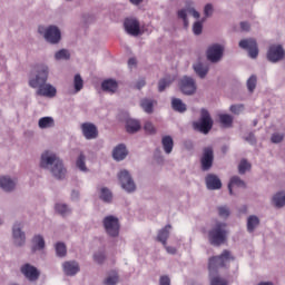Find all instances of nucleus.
<instances>
[{"label": "nucleus", "instance_id": "2f4dec72", "mask_svg": "<svg viewBox=\"0 0 285 285\" xmlns=\"http://www.w3.org/2000/svg\"><path fill=\"white\" fill-rule=\"evenodd\" d=\"M194 70L197 73V76L202 79H204L209 71L207 67H205L203 63H199V62L194 66Z\"/></svg>", "mask_w": 285, "mask_h": 285}, {"label": "nucleus", "instance_id": "680f3d73", "mask_svg": "<svg viewBox=\"0 0 285 285\" xmlns=\"http://www.w3.org/2000/svg\"><path fill=\"white\" fill-rule=\"evenodd\" d=\"M188 12L191 13L195 19H199V12L195 9H189Z\"/></svg>", "mask_w": 285, "mask_h": 285}, {"label": "nucleus", "instance_id": "0e129e2a", "mask_svg": "<svg viewBox=\"0 0 285 285\" xmlns=\"http://www.w3.org/2000/svg\"><path fill=\"white\" fill-rule=\"evenodd\" d=\"M131 4L139 6L141 4L142 0H129Z\"/></svg>", "mask_w": 285, "mask_h": 285}, {"label": "nucleus", "instance_id": "c03bdc74", "mask_svg": "<svg viewBox=\"0 0 285 285\" xmlns=\"http://www.w3.org/2000/svg\"><path fill=\"white\" fill-rule=\"evenodd\" d=\"M250 168H252V165L248 164L245 159H243V160L240 161V164L238 165V174L245 175V173H246L247 170H250Z\"/></svg>", "mask_w": 285, "mask_h": 285}, {"label": "nucleus", "instance_id": "20e7f679", "mask_svg": "<svg viewBox=\"0 0 285 285\" xmlns=\"http://www.w3.org/2000/svg\"><path fill=\"white\" fill-rule=\"evenodd\" d=\"M225 223H218L209 230L208 239L213 246H222L227 239V229Z\"/></svg>", "mask_w": 285, "mask_h": 285}, {"label": "nucleus", "instance_id": "6e6552de", "mask_svg": "<svg viewBox=\"0 0 285 285\" xmlns=\"http://www.w3.org/2000/svg\"><path fill=\"white\" fill-rule=\"evenodd\" d=\"M118 179L121 185V188L125 189L127 193L136 191V183L132 181L128 170H120L118 174Z\"/></svg>", "mask_w": 285, "mask_h": 285}, {"label": "nucleus", "instance_id": "c9c22d12", "mask_svg": "<svg viewBox=\"0 0 285 285\" xmlns=\"http://www.w3.org/2000/svg\"><path fill=\"white\" fill-rule=\"evenodd\" d=\"M83 78H81L80 75L73 76V89L76 90V92H79L81 89H83Z\"/></svg>", "mask_w": 285, "mask_h": 285}, {"label": "nucleus", "instance_id": "de8ad7c7", "mask_svg": "<svg viewBox=\"0 0 285 285\" xmlns=\"http://www.w3.org/2000/svg\"><path fill=\"white\" fill-rule=\"evenodd\" d=\"M218 215L220 218H228L229 216V209L226 206H219L218 207Z\"/></svg>", "mask_w": 285, "mask_h": 285}, {"label": "nucleus", "instance_id": "6ab92c4d", "mask_svg": "<svg viewBox=\"0 0 285 285\" xmlns=\"http://www.w3.org/2000/svg\"><path fill=\"white\" fill-rule=\"evenodd\" d=\"M102 91L115 94L118 91V81L114 79H107L101 82Z\"/></svg>", "mask_w": 285, "mask_h": 285}, {"label": "nucleus", "instance_id": "052dcab7", "mask_svg": "<svg viewBox=\"0 0 285 285\" xmlns=\"http://www.w3.org/2000/svg\"><path fill=\"white\" fill-rule=\"evenodd\" d=\"M246 141H248L250 145H254L256 142L254 134H249L247 138H245Z\"/></svg>", "mask_w": 285, "mask_h": 285}, {"label": "nucleus", "instance_id": "ea45409f", "mask_svg": "<svg viewBox=\"0 0 285 285\" xmlns=\"http://www.w3.org/2000/svg\"><path fill=\"white\" fill-rule=\"evenodd\" d=\"M55 59L56 60H69L70 52L67 49H61L55 53Z\"/></svg>", "mask_w": 285, "mask_h": 285}, {"label": "nucleus", "instance_id": "a878e982", "mask_svg": "<svg viewBox=\"0 0 285 285\" xmlns=\"http://www.w3.org/2000/svg\"><path fill=\"white\" fill-rule=\"evenodd\" d=\"M171 108L174 109V111H177L179 114H184L187 111V106L178 98L171 99Z\"/></svg>", "mask_w": 285, "mask_h": 285}, {"label": "nucleus", "instance_id": "2eb2a0df", "mask_svg": "<svg viewBox=\"0 0 285 285\" xmlns=\"http://www.w3.org/2000/svg\"><path fill=\"white\" fill-rule=\"evenodd\" d=\"M20 272L24 275L30 282H36L39 279L40 273L37 267L30 265L29 263L21 266Z\"/></svg>", "mask_w": 285, "mask_h": 285}, {"label": "nucleus", "instance_id": "13d9d810", "mask_svg": "<svg viewBox=\"0 0 285 285\" xmlns=\"http://www.w3.org/2000/svg\"><path fill=\"white\" fill-rule=\"evenodd\" d=\"M240 27H242V30H243V31H246V32H247V31L250 30V24L247 23V22H245V21L240 23Z\"/></svg>", "mask_w": 285, "mask_h": 285}, {"label": "nucleus", "instance_id": "4468645a", "mask_svg": "<svg viewBox=\"0 0 285 285\" xmlns=\"http://www.w3.org/2000/svg\"><path fill=\"white\" fill-rule=\"evenodd\" d=\"M81 131L87 140H94L98 137V129L95 124L92 122H82L81 126Z\"/></svg>", "mask_w": 285, "mask_h": 285}, {"label": "nucleus", "instance_id": "39448f33", "mask_svg": "<svg viewBox=\"0 0 285 285\" xmlns=\"http://www.w3.org/2000/svg\"><path fill=\"white\" fill-rule=\"evenodd\" d=\"M199 122H194V129L207 135L213 128V120L207 109H202Z\"/></svg>", "mask_w": 285, "mask_h": 285}, {"label": "nucleus", "instance_id": "f8f14e48", "mask_svg": "<svg viewBox=\"0 0 285 285\" xmlns=\"http://www.w3.org/2000/svg\"><path fill=\"white\" fill-rule=\"evenodd\" d=\"M214 161V151L212 147H207L203 149V156L200 158V164H202V170L203 171H208Z\"/></svg>", "mask_w": 285, "mask_h": 285}, {"label": "nucleus", "instance_id": "69168bd1", "mask_svg": "<svg viewBox=\"0 0 285 285\" xmlns=\"http://www.w3.org/2000/svg\"><path fill=\"white\" fill-rule=\"evenodd\" d=\"M78 196V193H76V191H72V194H71V196Z\"/></svg>", "mask_w": 285, "mask_h": 285}, {"label": "nucleus", "instance_id": "e433bc0d", "mask_svg": "<svg viewBox=\"0 0 285 285\" xmlns=\"http://www.w3.org/2000/svg\"><path fill=\"white\" fill-rule=\"evenodd\" d=\"M100 199L105 203H111L112 194L107 187H102L100 190Z\"/></svg>", "mask_w": 285, "mask_h": 285}, {"label": "nucleus", "instance_id": "e2e57ef3", "mask_svg": "<svg viewBox=\"0 0 285 285\" xmlns=\"http://www.w3.org/2000/svg\"><path fill=\"white\" fill-rule=\"evenodd\" d=\"M128 66H129V68L136 67L137 66V60L135 58L129 59Z\"/></svg>", "mask_w": 285, "mask_h": 285}, {"label": "nucleus", "instance_id": "c756f323", "mask_svg": "<svg viewBox=\"0 0 285 285\" xmlns=\"http://www.w3.org/2000/svg\"><path fill=\"white\" fill-rule=\"evenodd\" d=\"M140 108H142L146 114L151 115L154 112V101L150 99H142L140 100Z\"/></svg>", "mask_w": 285, "mask_h": 285}, {"label": "nucleus", "instance_id": "6e6d98bb", "mask_svg": "<svg viewBox=\"0 0 285 285\" xmlns=\"http://www.w3.org/2000/svg\"><path fill=\"white\" fill-rule=\"evenodd\" d=\"M212 13H213V6L210 3H208L204 8V14H205V17H210Z\"/></svg>", "mask_w": 285, "mask_h": 285}, {"label": "nucleus", "instance_id": "a18cd8bd", "mask_svg": "<svg viewBox=\"0 0 285 285\" xmlns=\"http://www.w3.org/2000/svg\"><path fill=\"white\" fill-rule=\"evenodd\" d=\"M56 255L63 257L67 254L66 245L58 243L55 245Z\"/></svg>", "mask_w": 285, "mask_h": 285}, {"label": "nucleus", "instance_id": "5701e85b", "mask_svg": "<svg viewBox=\"0 0 285 285\" xmlns=\"http://www.w3.org/2000/svg\"><path fill=\"white\" fill-rule=\"evenodd\" d=\"M17 186V183H14L13 180H11L8 177H1L0 178V187L3 191L6 193H10L13 190V188Z\"/></svg>", "mask_w": 285, "mask_h": 285}, {"label": "nucleus", "instance_id": "cd10ccee", "mask_svg": "<svg viewBox=\"0 0 285 285\" xmlns=\"http://www.w3.org/2000/svg\"><path fill=\"white\" fill-rule=\"evenodd\" d=\"M140 129H141V125L140 122H138V120H132V119L127 120L126 130L129 134H135Z\"/></svg>", "mask_w": 285, "mask_h": 285}, {"label": "nucleus", "instance_id": "4be33fe9", "mask_svg": "<svg viewBox=\"0 0 285 285\" xmlns=\"http://www.w3.org/2000/svg\"><path fill=\"white\" fill-rule=\"evenodd\" d=\"M170 229H171V225L165 226V228L159 230L158 236L156 237V239L158 242H160L164 246H166V244H167V242L169 239Z\"/></svg>", "mask_w": 285, "mask_h": 285}, {"label": "nucleus", "instance_id": "603ef678", "mask_svg": "<svg viewBox=\"0 0 285 285\" xmlns=\"http://www.w3.org/2000/svg\"><path fill=\"white\" fill-rule=\"evenodd\" d=\"M178 18L184 21L185 27L188 26V19H187V11L186 10L178 11Z\"/></svg>", "mask_w": 285, "mask_h": 285}, {"label": "nucleus", "instance_id": "72a5a7b5", "mask_svg": "<svg viewBox=\"0 0 285 285\" xmlns=\"http://www.w3.org/2000/svg\"><path fill=\"white\" fill-rule=\"evenodd\" d=\"M33 250H41L45 248V239L41 235H36L32 239Z\"/></svg>", "mask_w": 285, "mask_h": 285}, {"label": "nucleus", "instance_id": "412c9836", "mask_svg": "<svg viewBox=\"0 0 285 285\" xmlns=\"http://www.w3.org/2000/svg\"><path fill=\"white\" fill-rule=\"evenodd\" d=\"M13 239L16 245L22 246L26 243V235L21 230L20 225H14L13 226Z\"/></svg>", "mask_w": 285, "mask_h": 285}, {"label": "nucleus", "instance_id": "5fc2aeb1", "mask_svg": "<svg viewBox=\"0 0 285 285\" xmlns=\"http://www.w3.org/2000/svg\"><path fill=\"white\" fill-rule=\"evenodd\" d=\"M164 247H165L167 254H169V255H176L177 254V249H176L175 246H169V245L166 244V245H164Z\"/></svg>", "mask_w": 285, "mask_h": 285}, {"label": "nucleus", "instance_id": "a211bd4d", "mask_svg": "<svg viewBox=\"0 0 285 285\" xmlns=\"http://www.w3.org/2000/svg\"><path fill=\"white\" fill-rule=\"evenodd\" d=\"M62 269L67 276H75L80 271V266L76 261H66Z\"/></svg>", "mask_w": 285, "mask_h": 285}, {"label": "nucleus", "instance_id": "423d86ee", "mask_svg": "<svg viewBox=\"0 0 285 285\" xmlns=\"http://www.w3.org/2000/svg\"><path fill=\"white\" fill-rule=\"evenodd\" d=\"M104 228L105 232H107V235L110 237H118L120 233V224H119V218L115 217L112 215H109L104 218Z\"/></svg>", "mask_w": 285, "mask_h": 285}, {"label": "nucleus", "instance_id": "338daca9", "mask_svg": "<svg viewBox=\"0 0 285 285\" xmlns=\"http://www.w3.org/2000/svg\"><path fill=\"white\" fill-rule=\"evenodd\" d=\"M0 224H2L1 219H0Z\"/></svg>", "mask_w": 285, "mask_h": 285}, {"label": "nucleus", "instance_id": "c85d7f7f", "mask_svg": "<svg viewBox=\"0 0 285 285\" xmlns=\"http://www.w3.org/2000/svg\"><path fill=\"white\" fill-rule=\"evenodd\" d=\"M259 225V218L256 215H250L247 218V230L254 233L256 227Z\"/></svg>", "mask_w": 285, "mask_h": 285}, {"label": "nucleus", "instance_id": "dca6fc26", "mask_svg": "<svg viewBox=\"0 0 285 285\" xmlns=\"http://www.w3.org/2000/svg\"><path fill=\"white\" fill-rule=\"evenodd\" d=\"M125 28L130 36L137 37L140 33V24L136 19H126Z\"/></svg>", "mask_w": 285, "mask_h": 285}, {"label": "nucleus", "instance_id": "79ce46f5", "mask_svg": "<svg viewBox=\"0 0 285 285\" xmlns=\"http://www.w3.org/2000/svg\"><path fill=\"white\" fill-rule=\"evenodd\" d=\"M256 85H257V77L250 76L247 80V89L250 94H253L255 91Z\"/></svg>", "mask_w": 285, "mask_h": 285}, {"label": "nucleus", "instance_id": "393cba45", "mask_svg": "<svg viewBox=\"0 0 285 285\" xmlns=\"http://www.w3.org/2000/svg\"><path fill=\"white\" fill-rule=\"evenodd\" d=\"M245 188L246 185L245 183L238 177V176H233L230 178V181L228 183V191L230 195H233V188Z\"/></svg>", "mask_w": 285, "mask_h": 285}, {"label": "nucleus", "instance_id": "7c9ffc66", "mask_svg": "<svg viewBox=\"0 0 285 285\" xmlns=\"http://www.w3.org/2000/svg\"><path fill=\"white\" fill-rule=\"evenodd\" d=\"M219 122L225 128H232L233 127V116L228 114H222L219 115Z\"/></svg>", "mask_w": 285, "mask_h": 285}, {"label": "nucleus", "instance_id": "473e14b6", "mask_svg": "<svg viewBox=\"0 0 285 285\" xmlns=\"http://www.w3.org/2000/svg\"><path fill=\"white\" fill-rule=\"evenodd\" d=\"M273 202L277 208H283L285 206V191L277 193Z\"/></svg>", "mask_w": 285, "mask_h": 285}, {"label": "nucleus", "instance_id": "3c124183", "mask_svg": "<svg viewBox=\"0 0 285 285\" xmlns=\"http://www.w3.org/2000/svg\"><path fill=\"white\" fill-rule=\"evenodd\" d=\"M94 259L97 264H104L106 261V255L104 253H97L95 254Z\"/></svg>", "mask_w": 285, "mask_h": 285}, {"label": "nucleus", "instance_id": "9d476101", "mask_svg": "<svg viewBox=\"0 0 285 285\" xmlns=\"http://www.w3.org/2000/svg\"><path fill=\"white\" fill-rule=\"evenodd\" d=\"M285 58V50L281 45H271L267 51V60L269 62H278Z\"/></svg>", "mask_w": 285, "mask_h": 285}, {"label": "nucleus", "instance_id": "f257e3e1", "mask_svg": "<svg viewBox=\"0 0 285 285\" xmlns=\"http://www.w3.org/2000/svg\"><path fill=\"white\" fill-rule=\"evenodd\" d=\"M48 79V67L40 66L38 68V75L36 78L29 80V85L32 88H38L37 96L52 99L57 96V89L50 85L46 83Z\"/></svg>", "mask_w": 285, "mask_h": 285}, {"label": "nucleus", "instance_id": "f03ea898", "mask_svg": "<svg viewBox=\"0 0 285 285\" xmlns=\"http://www.w3.org/2000/svg\"><path fill=\"white\" fill-rule=\"evenodd\" d=\"M40 167L49 169L55 178L62 179L66 176V169L62 160L53 151H45L40 158Z\"/></svg>", "mask_w": 285, "mask_h": 285}, {"label": "nucleus", "instance_id": "bf43d9fd", "mask_svg": "<svg viewBox=\"0 0 285 285\" xmlns=\"http://www.w3.org/2000/svg\"><path fill=\"white\" fill-rule=\"evenodd\" d=\"M145 85H146L145 79H140V80L137 81L136 88H137L138 90H140L142 87H145Z\"/></svg>", "mask_w": 285, "mask_h": 285}, {"label": "nucleus", "instance_id": "bb28decb", "mask_svg": "<svg viewBox=\"0 0 285 285\" xmlns=\"http://www.w3.org/2000/svg\"><path fill=\"white\" fill-rule=\"evenodd\" d=\"M38 127L40 129H49L55 127V120L52 117H43L38 120Z\"/></svg>", "mask_w": 285, "mask_h": 285}, {"label": "nucleus", "instance_id": "f3484780", "mask_svg": "<svg viewBox=\"0 0 285 285\" xmlns=\"http://www.w3.org/2000/svg\"><path fill=\"white\" fill-rule=\"evenodd\" d=\"M205 183L207 184V188L209 190H219L223 186L222 180L219 179V177L217 175H214V174H209L205 178Z\"/></svg>", "mask_w": 285, "mask_h": 285}, {"label": "nucleus", "instance_id": "8fccbe9b", "mask_svg": "<svg viewBox=\"0 0 285 285\" xmlns=\"http://www.w3.org/2000/svg\"><path fill=\"white\" fill-rule=\"evenodd\" d=\"M210 285H227V282H226V279H224L219 276H215L212 278Z\"/></svg>", "mask_w": 285, "mask_h": 285}, {"label": "nucleus", "instance_id": "49530a36", "mask_svg": "<svg viewBox=\"0 0 285 285\" xmlns=\"http://www.w3.org/2000/svg\"><path fill=\"white\" fill-rule=\"evenodd\" d=\"M244 110V105H233L232 107H229V111L233 115H240Z\"/></svg>", "mask_w": 285, "mask_h": 285}, {"label": "nucleus", "instance_id": "1a4fd4ad", "mask_svg": "<svg viewBox=\"0 0 285 285\" xmlns=\"http://www.w3.org/2000/svg\"><path fill=\"white\" fill-rule=\"evenodd\" d=\"M238 47L242 49L248 51V55L252 59H256L259 53L257 41L253 38L244 39L240 42H238Z\"/></svg>", "mask_w": 285, "mask_h": 285}, {"label": "nucleus", "instance_id": "ddd939ff", "mask_svg": "<svg viewBox=\"0 0 285 285\" xmlns=\"http://www.w3.org/2000/svg\"><path fill=\"white\" fill-rule=\"evenodd\" d=\"M224 53L222 45H212L207 50V58L210 62H219Z\"/></svg>", "mask_w": 285, "mask_h": 285}, {"label": "nucleus", "instance_id": "4c0bfd02", "mask_svg": "<svg viewBox=\"0 0 285 285\" xmlns=\"http://www.w3.org/2000/svg\"><path fill=\"white\" fill-rule=\"evenodd\" d=\"M55 210L56 213L60 214L61 216H67L68 214H70V209L68 207V205L66 204H56L55 205Z\"/></svg>", "mask_w": 285, "mask_h": 285}, {"label": "nucleus", "instance_id": "864d4df0", "mask_svg": "<svg viewBox=\"0 0 285 285\" xmlns=\"http://www.w3.org/2000/svg\"><path fill=\"white\" fill-rule=\"evenodd\" d=\"M284 140V135H279V134H274L271 137V141L274 144H279Z\"/></svg>", "mask_w": 285, "mask_h": 285}, {"label": "nucleus", "instance_id": "0eeeda50", "mask_svg": "<svg viewBox=\"0 0 285 285\" xmlns=\"http://www.w3.org/2000/svg\"><path fill=\"white\" fill-rule=\"evenodd\" d=\"M38 33L39 35H45V38L48 42L56 45L60 41L61 39V32L60 29H58L55 26H51L49 28H45V27H39L38 28Z\"/></svg>", "mask_w": 285, "mask_h": 285}, {"label": "nucleus", "instance_id": "b1692460", "mask_svg": "<svg viewBox=\"0 0 285 285\" xmlns=\"http://www.w3.org/2000/svg\"><path fill=\"white\" fill-rule=\"evenodd\" d=\"M161 145H163L164 151L167 155H170L173 153L174 139L171 138V136H163Z\"/></svg>", "mask_w": 285, "mask_h": 285}, {"label": "nucleus", "instance_id": "58836bf2", "mask_svg": "<svg viewBox=\"0 0 285 285\" xmlns=\"http://www.w3.org/2000/svg\"><path fill=\"white\" fill-rule=\"evenodd\" d=\"M175 81L174 77L167 76L159 81V91L163 92L166 87Z\"/></svg>", "mask_w": 285, "mask_h": 285}, {"label": "nucleus", "instance_id": "9b49d317", "mask_svg": "<svg viewBox=\"0 0 285 285\" xmlns=\"http://www.w3.org/2000/svg\"><path fill=\"white\" fill-rule=\"evenodd\" d=\"M180 90L184 95L191 96L196 91V82L191 77L184 76L179 82Z\"/></svg>", "mask_w": 285, "mask_h": 285}, {"label": "nucleus", "instance_id": "f704fd0d", "mask_svg": "<svg viewBox=\"0 0 285 285\" xmlns=\"http://www.w3.org/2000/svg\"><path fill=\"white\" fill-rule=\"evenodd\" d=\"M119 283V275L117 272H112L111 275L104 279V285H117Z\"/></svg>", "mask_w": 285, "mask_h": 285}, {"label": "nucleus", "instance_id": "4d7b16f0", "mask_svg": "<svg viewBox=\"0 0 285 285\" xmlns=\"http://www.w3.org/2000/svg\"><path fill=\"white\" fill-rule=\"evenodd\" d=\"M160 285H170L169 276H160Z\"/></svg>", "mask_w": 285, "mask_h": 285}, {"label": "nucleus", "instance_id": "7ed1b4c3", "mask_svg": "<svg viewBox=\"0 0 285 285\" xmlns=\"http://www.w3.org/2000/svg\"><path fill=\"white\" fill-rule=\"evenodd\" d=\"M235 261V257L230 255L229 250L225 249L219 256H214L209 259V275L213 276L214 273H217L219 268L226 267L230 262Z\"/></svg>", "mask_w": 285, "mask_h": 285}, {"label": "nucleus", "instance_id": "aec40b11", "mask_svg": "<svg viewBox=\"0 0 285 285\" xmlns=\"http://www.w3.org/2000/svg\"><path fill=\"white\" fill-rule=\"evenodd\" d=\"M128 155V151L126 149V146L120 144L118 145L114 151H112V157L116 161H122Z\"/></svg>", "mask_w": 285, "mask_h": 285}, {"label": "nucleus", "instance_id": "37998d69", "mask_svg": "<svg viewBox=\"0 0 285 285\" xmlns=\"http://www.w3.org/2000/svg\"><path fill=\"white\" fill-rule=\"evenodd\" d=\"M144 130L147 135H155L157 132L156 127L150 120H147L144 125Z\"/></svg>", "mask_w": 285, "mask_h": 285}, {"label": "nucleus", "instance_id": "09e8293b", "mask_svg": "<svg viewBox=\"0 0 285 285\" xmlns=\"http://www.w3.org/2000/svg\"><path fill=\"white\" fill-rule=\"evenodd\" d=\"M193 31L195 36H199L203 33V22L197 21L195 22L194 27H193Z\"/></svg>", "mask_w": 285, "mask_h": 285}, {"label": "nucleus", "instance_id": "a19ab883", "mask_svg": "<svg viewBox=\"0 0 285 285\" xmlns=\"http://www.w3.org/2000/svg\"><path fill=\"white\" fill-rule=\"evenodd\" d=\"M77 167L79 168L80 171H88L87 166H86V156L85 154H80L78 159H77Z\"/></svg>", "mask_w": 285, "mask_h": 285}]
</instances>
